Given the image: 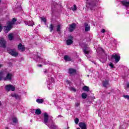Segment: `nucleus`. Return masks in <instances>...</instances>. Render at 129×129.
<instances>
[{
    "instance_id": "1",
    "label": "nucleus",
    "mask_w": 129,
    "mask_h": 129,
    "mask_svg": "<svg viewBox=\"0 0 129 129\" xmlns=\"http://www.w3.org/2000/svg\"><path fill=\"white\" fill-rule=\"evenodd\" d=\"M43 122L50 129H57L58 126L55 124V123L53 122L52 118L49 119V114L48 113L44 112L43 113Z\"/></svg>"
},
{
    "instance_id": "2",
    "label": "nucleus",
    "mask_w": 129,
    "mask_h": 129,
    "mask_svg": "<svg viewBox=\"0 0 129 129\" xmlns=\"http://www.w3.org/2000/svg\"><path fill=\"white\" fill-rule=\"evenodd\" d=\"M99 1V0H86V7L92 11Z\"/></svg>"
},
{
    "instance_id": "3",
    "label": "nucleus",
    "mask_w": 129,
    "mask_h": 129,
    "mask_svg": "<svg viewBox=\"0 0 129 129\" xmlns=\"http://www.w3.org/2000/svg\"><path fill=\"white\" fill-rule=\"evenodd\" d=\"M108 59L110 61H112L114 59L116 63L120 60V55L117 53H113L111 56H109Z\"/></svg>"
},
{
    "instance_id": "4",
    "label": "nucleus",
    "mask_w": 129,
    "mask_h": 129,
    "mask_svg": "<svg viewBox=\"0 0 129 129\" xmlns=\"http://www.w3.org/2000/svg\"><path fill=\"white\" fill-rule=\"evenodd\" d=\"M83 52L87 58H90L92 51L89 47H85L83 50Z\"/></svg>"
},
{
    "instance_id": "5",
    "label": "nucleus",
    "mask_w": 129,
    "mask_h": 129,
    "mask_svg": "<svg viewBox=\"0 0 129 129\" xmlns=\"http://www.w3.org/2000/svg\"><path fill=\"white\" fill-rule=\"evenodd\" d=\"M47 82L48 89H52V83L54 82V78L52 77H48Z\"/></svg>"
},
{
    "instance_id": "6",
    "label": "nucleus",
    "mask_w": 129,
    "mask_h": 129,
    "mask_svg": "<svg viewBox=\"0 0 129 129\" xmlns=\"http://www.w3.org/2000/svg\"><path fill=\"white\" fill-rule=\"evenodd\" d=\"M7 51L9 54L12 56H14V57H17V56L19 55V53H18V52L16 51V49H8Z\"/></svg>"
},
{
    "instance_id": "7",
    "label": "nucleus",
    "mask_w": 129,
    "mask_h": 129,
    "mask_svg": "<svg viewBox=\"0 0 129 129\" xmlns=\"http://www.w3.org/2000/svg\"><path fill=\"white\" fill-rule=\"evenodd\" d=\"M6 44L7 42L5 39L3 37H0V46L5 49V48H7Z\"/></svg>"
},
{
    "instance_id": "8",
    "label": "nucleus",
    "mask_w": 129,
    "mask_h": 129,
    "mask_svg": "<svg viewBox=\"0 0 129 129\" xmlns=\"http://www.w3.org/2000/svg\"><path fill=\"white\" fill-rule=\"evenodd\" d=\"M5 89L7 91H15V89H16V88L12 85H8L6 86Z\"/></svg>"
},
{
    "instance_id": "9",
    "label": "nucleus",
    "mask_w": 129,
    "mask_h": 129,
    "mask_svg": "<svg viewBox=\"0 0 129 129\" xmlns=\"http://www.w3.org/2000/svg\"><path fill=\"white\" fill-rule=\"evenodd\" d=\"M76 28V24H75V23L71 25H69V32H71V33L73 32V31L75 30Z\"/></svg>"
},
{
    "instance_id": "10",
    "label": "nucleus",
    "mask_w": 129,
    "mask_h": 129,
    "mask_svg": "<svg viewBox=\"0 0 129 129\" xmlns=\"http://www.w3.org/2000/svg\"><path fill=\"white\" fill-rule=\"evenodd\" d=\"M77 72V71H76V70H75V69H73L72 68H70L69 69L68 73L69 74H70V75H75Z\"/></svg>"
},
{
    "instance_id": "11",
    "label": "nucleus",
    "mask_w": 129,
    "mask_h": 129,
    "mask_svg": "<svg viewBox=\"0 0 129 129\" xmlns=\"http://www.w3.org/2000/svg\"><path fill=\"white\" fill-rule=\"evenodd\" d=\"M38 59L40 60V62H43L44 65H51V63L49 60L46 61L45 59H43L41 57H38Z\"/></svg>"
},
{
    "instance_id": "12",
    "label": "nucleus",
    "mask_w": 129,
    "mask_h": 129,
    "mask_svg": "<svg viewBox=\"0 0 129 129\" xmlns=\"http://www.w3.org/2000/svg\"><path fill=\"white\" fill-rule=\"evenodd\" d=\"M12 77H13V74L8 73L6 77H4L3 79L5 81H7V80H12Z\"/></svg>"
},
{
    "instance_id": "13",
    "label": "nucleus",
    "mask_w": 129,
    "mask_h": 129,
    "mask_svg": "<svg viewBox=\"0 0 129 129\" xmlns=\"http://www.w3.org/2000/svg\"><path fill=\"white\" fill-rule=\"evenodd\" d=\"M12 28H13V25H11V24L8 23V25L7 26H5L4 27L6 33H8V32L11 31Z\"/></svg>"
},
{
    "instance_id": "14",
    "label": "nucleus",
    "mask_w": 129,
    "mask_h": 129,
    "mask_svg": "<svg viewBox=\"0 0 129 129\" xmlns=\"http://www.w3.org/2000/svg\"><path fill=\"white\" fill-rule=\"evenodd\" d=\"M24 23L25 25L29 26L30 27H33L34 25H35V23L33 22V21H24Z\"/></svg>"
},
{
    "instance_id": "15",
    "label": "nucleus",
    "mask_w": 129,
    "mask_h": 129,
    "mask_svg": "<svg viewBox=\"0 0 129 129\" xmlns=\"http://www.w3.org/2000/svg\"><path fill=\"white\" fill-rule=\"evenodd\" d=\"M120 3L122 5V6H123L124 7H125V8L129 7V1L124 0V1H120Z\"/></svg>"
},
{
    "instance_id": "16",
    "label": "nucleus",
    "mask_w": 129,
    "mask_h": 129,
    "mask_svg": "<svg viewBox=\"0 0 129 129\" xmlns=\"http://www.w3.org/2000/svg\"><path fill=\"white\" fill-rule=\"evenodd\" d=\"M69 39H68L67 40V45H71V44H72V43H73V40H73V36H70L69 37Z\"/></svg>"
},
{
    "instance_id": "17",
    "label": "nucleus",
    "mask_w": 129,
    "mask_h": 129,
    "mask_svg": "<svg viewBox=\"0 0 129 129\" xmlns=\"http://www.w3.org/2000/svg\"><path fill=\"white\" fill-rule=\"evenodd\" d=\"M102 85L104 87H109V83L108 80H105L102 82Z\"/></svg>"
},
{
    "instance_id": "18",
    "label": "nucleus",
    "mask_w": 129,
    "mask_h": 129,
    "mask_svg": "<svg viewBox=\"0 0 129 129\" xmlns=\"http://www.w3.org/2000/svg\"><path fill=\"white\" fill-rule=\"evenodd\" d=\"M79 125L81 129H87L86 127V124L84 122H80Z\"/></svg>"
},
{
    "instance_id": "19",
    "label": "nucleus",
    "mask_w": 129,
    "mask_h": 129,
    "mask_svg": "<svg viewBox=\"0 0 129 129\" xmlns=\"http://www.w3.org/2000/svg\"><path fill=\"white\" fill-rule=\"evenodd\" d=\"M85 32L90 31V25H88L87 23H85Z\"/></svg>"
},
{
    "instance_id": "20",
    "label": "nucleus",
    "mask_w": 129,
    "mask_h": 129,
    "mask_svg": "<svg viewBox=\"0 0 129 129\" xmlns=\"http://www.w3.org/2000/svg\"><path fill=\"white\" fill-rule=\"evenodd\" d=\"M18 49L20 51H22V52H23V51H25V46H24V45H22L21 43H20L18 45Z\"/></svg>"
},
{
    "instance_id": "21",
    "label": "nucleus",
    "mask_w": 129,
    "mask_h": 129,
    "mask_svg": "<svg viewBox=\"0 0 129 129\" xmlns=\"http://www.w3.org/2000/svg\"><path fill=\"white\" fill-rule=\"evenodd\" d=\"M63 59L65 61H71L72 59H71V57L69 56V55H66L64 56Z\"/></svg>"
},
{
    "instance_id": "22",
    "label": "nucleus",
    "mask_w": 129,
    "mask_h": 129,
    "mask_svg": "<svg viewBox=\"0 0 129 129\" xmlns=\"http://www.w3.org/2000/svg\"><path fill=\"white\" fill-rule=\"evenodd\" d=\"M11 96L15 97L16 99H20V95H18V94H11Z\"/></svg>"
},
{
    "instance_id": "23",
    "label": "nucleus",
    "mask_w": 129,
    "mask_h": 129,
    "mask_svg": "<svg viewBox=\"0 0 129 129\" xmlns=\"http://www.w3.org/2000/svg\"><path fill=\"white\" fill-rule=\"evenodd\" d=\"M15 22H17V19L14 18H13L12 21L11 22H8V23L13 26L15 24Z\"/></svg>"
},
{
    "instance_id": "24",
    "label": "nucleus",
    "mask_w": 129,
    "mask_h": 129,
    "mask_svg": "<svg viewBox=\"0 0 129 129\" xmlns=\"http://www.w3.org/2000/svg\"><path fill=\"white\" fill-rule=\"evenodd\" d=\"M8 38L10 41H13L14 40V34L12 33L8 35Z\"/></svg>"
},
{
    "instance_id": "25",
    "label": "nucleus",
    "mask_w": 129,
    "mask_h": 129,
    "mask_svg": "<svg viewBox=\"0 0 129 129\" xmlns=\"http://www.w3.org/2000/svg\"><path fill=\"white\" fill-rule=\"evenodd\" d=\"M35 113L37 115H39V114H41V113H42V111H41L40 109H37L35 111Z\"/></svg>"
},
{
    "instance_id": "26",
    "label": "nucleus",
    "mask_w": 129,
    "mask_h": 129,
    "mask_svg": "<svg viewBox=\"0 0 129 129\" xmlns=\"http://www.w3.org/2000/svg\"><path fill=\"white\" fill-rule=\"evenodd\" d=\"M36 102L39 104L43 103L44 102V99H37L36 100Z\"/></svg>"
},
{
    "instance_id": "27",
    "label": "nucleus",
    "mask_w": 129,
    "mask_h": 129,
    "mask_svg": "<svg viewBox=\"0 0 129 129\" xmlns=\"http://www.w3.org/2000/svg\"><path fill=\"white\" fill-rule=\"evenodd\" d=\"M83 90H84V91H89V87H87V86H84L83 87Z\"/></svg>"
},
{
    "instance_id": "28",
    "label": "nucleus",
    "mask_w": 129,
    "mask_h": 129,
    "mask_svg": "<svg viewBox=\"0 0 129 129\" xmlns=\"http://www.w3.org/2000/svg\"><path fill=\"white\" fill-rule=\"evenodd\" d=\"M56 31L57 32H60L61 31V25L58 24L56 26Z\"/></svg>"
},
{
    "instance_id": "29",
    "label": "nucleus",
    "mask_w": 129,
    "mask_h": 129,
    "mask_svg": "<svg viewBox=\"0 0 129 129\" xmlns=\"http://www.w3.org/2000/svg\"><path fill=\"white\" fill-rule=\"evenodd\" d=\"M4 76H5V73L4 72H1L0 73V81L4 78Z\"/></svg>"
},
{
    "instance_id": "30",
    "label": "nucleus",
    "mask_w": 129,
    "mask_h": 129,
    "mask_svg": "<svg viewBox=\"0 0 129 129\" xmlns=\"http://www.w3.org/2000/svg\"><path fill=\"white\" fill-rule=\"evenodd\" d=\"M86 97H87V94H86V93H83L82 94V98H83V99H85Z\"/></svg>"
},
{
    "instance_id": "31",
    "label": "nucleus",
    "mask_w": 129,
    "mask_h": 129,
    "mask_svg": "<svg viewBox=\"0 0 129 129\" xmlns=\"http://www.w3.org/2000/svg\"><path fill=\"white\" fill-rule=\"evenodd\" d=\"M13 122L14 123H17L18 122V118L17 117H13L12 118Z\"/></svg>"
},
{
    "instance_id": "32",
    "label": "nucleus",
    "mask_w": 129,
    "mask_h": 129,
    "mask_svg": "<svg viewBox=\"0 0 129 129\" xmlns=\"http://www.w3.org/2000/svg\"><path fill=\"white\" fill-rule=\"evenodd\" d=\"M50 31L52 32L54 30V26H53V24H51L49 26Z\"/></svg>"
},
{
    "instance_id": "33",
    "label": "nucleus",
    "mask_w": 129,
    "mask_h": 129,
    "mask_svg": "<svg viewBox=\"0 0 129 129\" xmlns=\"http://www.w3.org/2000/svg\"><path fill=\"white\" fill-rule=\"evenodd\" d=\"M72 11H73L74 12V11H76L77 10V7H76V5H74V8H72Z\"/></svg>"
},
{
    "instance_id": "34",
    "label": "nucleus",
    "mask_w": 129,
    "mask_h": 129,
    "mask_svg": "<svg viewBox=\"0 0 129 129\" xmlns=\"http://www.w3.org/2000/svg\"><path fill=\"white\" fill-rule=\"evenodd\" d=\"M41 21L44 22V23H46L47 22V20L46 19V18H45V17H41Z\"/></svg>"
},
{
    "instance_id": "35",
    "label": "nucleus",
    "mask_w": 129,
    "mask_h": 129,
    "mask_svg": "<svg viewBox=\"0 0 129 129\" xmlns=\"http://www.w3.org/2000/svg\"><path fill=\"white\" fill-rule=\"evenodd\" d=\"M75 122L76 124H78V122H79V119H78V118H76L75 119Z\"/></svg>"
},
{
    "instance_id": "36",
    "label": "nucleus",
    "mask_w": 129,
    "mask_h": 129,
    "mask_svg": "<svg viewBox=\"0 0 129 129\" xmlns=\"http://www.w3.org/2000/svg\"><path fill=\"white\" fill-rule=\"evenodd\" d=\"M70 90H71L72 91H74V92H76L77 91L76 89H75V88L74 87L70 88Z\"/></svg>"
},
{
    "instance_id": "37",
    "label": "nucleus",
    "mask_w": 129,
    "mask_h": 129,
    "mask_svg": "<svg viewBox=\"0 0 129 129\" xmlns=\"http://www.w3.org/2000/svg\"><path fill=\"white\" fill-rule=\"evenodd\" d=\"M79 105H80V102H76L75 103V106H76V107H78V106H79Z\"/></svg>"
},
{
    "instance_id": "38",
    "label": "nucleus",
    "mask_w": 129,
    "mask_h": 129,
    "mask_svg": "<svg viewBox=\"0 0 129 129\" xmlns=\"http://www.w3.org/2000/svg\"><path fill=\"white\" fill-rule=\"evenodd\" d=\"M109 66L111 67V68H114V65H113V63H110Z\"/></svg>"
},
{
    "instance_id": "39",
    "label": "nucleus",
    "mask_w": 129,
    "mask_h": 129,
    "mask_svg": "<svg viewBox=\"0 0 129 129\" xmlns=\"http://www.w3.org/2000/svg\"><path fill=\"white\" fill-rule=\"evenodd\" d=\"M2 30H3V27H2V25H1L0 24V32H2Z\"/></svg>"
},
{
    "instance_id": "40",
    "label": "nucleus",
    "mask_w": 129,
    "mask_h": 129,
    "mask_svg": "<svg viewBox=\"0 0 129 129\" xmlns=\"http://www.w3.org/2000/svg\"><path fill=\"white\" fill-rule=\"evenodd\" d=\"M105 30H104V29H102L101 33H105Z\"/></svg>"
},
{
    "instance_id": "41",
    "label": "nucleus",
    "mask_w": 129,
    "mask_h": 129,
    "mask_svg": "<svg viewBox=\"0 0 129 129\" xmlns=\"http://www.w3.org/2000/svg\"><path fill=\"white\" fill-rule=\"evenodd\" d=\"M59 117H63V116L61 115H59L57 116V118H59Z\"/></svg>"
},
{
    "instance_id": "42",
    "label": "nucleus",
    "mask_w": 129,
    "mask_h": 129,
    "mask_svg": "<svg viewBox=\"0 0 129 129\" xmlns=\"http://www.w3.org/2000/svg\"><path fill=\"white\" fill-rule=\"evenodd\" d=\"M44 74L45 73H47V70H45L44 71Z\"/></svg>"
},
{
    "instance_id": "43",
    "label": "nucleus",
    "mask_w": 129,
    "mask_h": 129,
    "mask_svg": "<svg viewBox=\"0 0 129 129\" xmlns=\"http://www.w3.org/2000/svg\"><path fill=\"white\" fill-rule=\"evenodd\" d=\"M100 50H101L102 52H104V50L102 48H100Z\"/></svg>"
},
{
    "instance_id": "44",
    "label": "nucleus",
    "mask_w": 129,
    "mask_h": 129,
    "mask_svg": "<svg viewBox=\"0 0 129 129\" xmlns=\"http://www.w3.org/2000/svg\"><path fill=\"white\" fill-rule=\"evenodd\" d=\"M38 66H39V67H42L41 64H40V65H39Z\"/></svg>"
},
{
    "instance_id": "45",
    "label": "nucleus",
    "mask_w": 129,
    "mask_h": 129,
    "mask_svg": "<svg viewBox=\"0 0 129 129\" xmlns=\"http://www.w3.org/2000/svg\"><path fill=\"white\" fill-rule=\"evenodd\" d=\"M2 105V102L0 101V106Z\"/></svg>"
},
{
    "instance_id": "46",
    "label": "nucleus",
    "mask_w": 129,
    "mask_h": 129,
    "mask_svg": "<svg viewBox=\"0 0 129 129\" xmlns=\"http://www.w3.org/2000/svg\"><path fill=\"white\" fill-rule=\"evenodd\" d=\"M5 128L6 129H9V127H6Z\"/></svg>"
},
{
    "instance_id": "47",
    "label": "nucleus",
    "mask_w": 129,
    "mask_h": 129,
    "mask_svg": "<svg viewBox=\"0 0 129 129\" xmlns=\"http://www.w3.org/2000/svg\"><path fill=\"white\" fill-rule=\"evenodd\" d=\"M1 67H2V65L0 64V68H1Z\"/></svg>"
}]
</instances>
